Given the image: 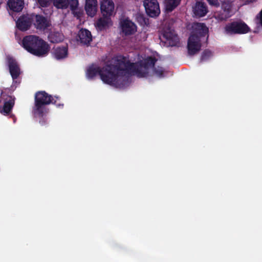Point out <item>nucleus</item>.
<instances>
[{"instance_id": "6", "label": "nucleus", "mask_w": 262, "mask_h": 262, "mask_svg": "<svg viewBox=\"0 0 262 262\" xmlns=\"http://www.w3.org/2000/svg\"><path fill=\"white\" fill-rule=\"evenodd\" d=\"M159 37L161 40L165 39L166 42L171 47L177 46L179 43L178 35L169 27L164 28Z\"/></svg>"}, {"instance_id": "10", "label": "nucleus", "mask_w": 262, "mask_h": 262, "mask_svg": "<svg viewBox=\"0 0 262 262\" xmlns=\"http://www.w3.org/2000/svg\"><path fill=\"white\" fill-rule=\"evenodd\" d=\"M33 20V15H23L16 21V27L21 31H27L31 27Z\"/></svg>"}, {"instance_id": "17", "label": "nucleus", "mask_w": 262, "mask_h": 262, "mask_svg": "<svg viewBox=\"0 0 262 262\" xmlns=\"http://www.w3.org/2000/svg\"><path fill=\"white\" fill-rule=\"evenodd\" d=\"M98 10L97 0H85V10L88 15L93 17L95 15Z\"/></svg>"}, {"instance_id": "24", "label": "nucleus", "mask_w": 262, "mask_h": 262, "mask_svg": "<svg viewBox=\"0 0 262 262\" xmlns=\"http://www.w3.org/2000/svg\"><path fill=\"white\" fill-rule=\"evenodd\" d=\"M181 0H165V9L167 12H172L180 4Z\"/></svg>"}, {"instance_id": "22", "label": "nucleus", "mask_w": 262, "mask_h": 262, "mask_svg": "<svg viewBox=\"0 0 262 262\" xmlns=\"http://www.w3.org/2000/svg\"><path fill=\"white\" fill-rule=\"evenodd\" d=\"M207 9L204 3L198 2L194 9V14L198 17L204 16L207 13Z\"/></svg>"}, {"instance_id": "25", "label": "nucleus", "mask_w": 262, "mask_h": 262, "mask_svg": "<svg viewBox=\"0 0 262 262\" xmlns=\"http://www.w3.org/2000/svg\"><path fill=\"white\" fill-rule=\"evenodd\" d=\"M136 20L138 24L142 26H148L149 25V19L146 18L144 14L141 13H137L135 16Z\"/></svg>"}, {"instance_id": "34", "label": "nucleus", "mask_w": 262, "mask_h": 262, "mask_svg": "<svg viewBox=\"0 0 262 262\" xmlns=\"http://www.w3.org/2000/svg\"><path fill=\"white\" fill-rule=\"evenodd\" d=\"M256 18L258 20V23L262 26V10L260 11L258 15H257Z\"/></svg>"}, {"instance_id": "31", "label": "nucleus", "mask_w": 262, "mask_h": 262, "mask_svg": "<svg viewBox=\"0 0 262 262\" xmlns=\"http://www.w3.org/2000/svg\"><path fill=\"white\" fill-rule=\"evenodd\" d=\"M154 72L160 77H163L164 70L162 67H154Z\"/></svg>"}, {"instance_id": "11", "label": "nucleus", "mask_w": 262, "mask_h": 262, "mask_svg": "<svg viewBox=\"0 0 262 262\" xmlns=\"http://www.w3.org/2000/svg\"><path fill=\"white\" fill-rule=\"evenodd\" d=\"M33 25L37 30L44 31L51 26L50 20L42 15H33Z\"/></svg>"}, {"instance_id": "12", "label": "nucleus", "mask_w": 262, "mask_h": 262, "mask_svg": "<svg viewBox=\"0 0 262 262\" xmlns=\"http://www.w3.org/2000/svg\"><path fill=\"white\" fill-rule=\"evenodd\" d=\"M208 28L204 23H196L193 26L192 31L190 35H194L198 39H201L202 37L205 36L208 33Z\"/></svg>"}, {"instance_id": "1", "label": "nucleus", "mask_w": 262, "mask_h": 262, "mask_svg": "<svg viewBox=\"0 0 262 262\" xmlns=\"http://www.w3.org/2000/svg\"><path fill=\"white\" fill-rule=\"evenodd\" d=\"M137 73L139 76H144L136 65L131 62L128 58L123 55H117L112 58L111 62L103 68L96 66L90 67L86 71L89 79H93L97 75L105 83L122 88L127 84L126 75Z\"/></svg>"}, {"instance_id": "9", "label": "nucleus", "mask_w": 262, "mask_h": 262, "mask_svg": "<svg viewBox=\"0 0 262 262\" xmlns=\"http://www.w3.org/2000/svg\"><path fill=\"white\" fill-rule=\"evenodd\" d=\"M201 47V39H198L194 35H190L187 46L188 55L190 56L194 55L200 51Z\"/></svg>"}, {"instance_id": "28", "label": "nucleus", "mask_w": 262, "mask_h": 262, "mask_svg": "<svg viewBox=\"0 0 262 262\" xmlns=\"http://www.w3.org/2000/svg\"><path fill=\"white\" fill-rule=\"evenodd\" d=\"M53 0H36L38 5L42 8L50 7L52 4Z\"/></svg>"}, {"instance_id": "14", "label": "nucleus", "mask_w": 262, "mask_h": 262, "mask_svg": "<svg viewBox=\"0 0 262 262\" xmlns=\"http://www.w3.org/2000/svg\"><path fill=\"white\" fill-rule=\"evenodd\" d=\"M77 39L81 44L89 46L92 40L91 32L86 29H81L78 31Z\"/></svg>"}, {"instance_id": "7", "label": "nucleus", "mask_w": 262, "mask_h": 262, "mask_svg": "<svg viewBox=\"0 0 262 262\" xmlns=\"http://www.w3.org/2000/svg\"><path fill=\"white\" fill-rule=\"evenodd\" d=\"M145 12L150 17H156L160 14L159 4L157 0H144Z\"/></svg>"}, {"instance_id": "13", "label": "nucleus", "mask_w": 262, "mask_h": 262, "mask_svg": "<svg viewBox=\"0 0 262 262\" xmlns=\"http://www.w3.org/2000/svg\"><path fill=\"white\" fill-rule=\"evenodd\" d=\"M121 30L126 36L134 34L137 31L136 25L128 19H125L121 21Z\"/></svg>"}, {"instance_id": "20", "label": "nucleus", "mask_w": 262, "mask_h": 262, "mask_svg": "<svg viewBox=\"0 0 262 262\" xmlns=\"http://www.w3.org/2000/svg\"><path fill=\"white\" fill-rule=\"evenodd\" d=\"M54 56L57 59H64L68 56V48L66 46H59L54 50Z\"/></svg>"}, {"instance_id": "2", "label": "nucleus", "mask_w": 262, "mask_h": 262, "mask_svg": "<svg viewBox=\"0 0 262 262\" xmlns=\"http://www.w3.org/2000/svg\"><path fill=\"white\" fill-rule=\"evenodd\" d=\"M22 45L28 52L39 57L46 56L50 49L49 45L46 41L35 35L24 37Z\"/></svg>"}, {"instance_id": "29", "label": "nucleus", "mask_w": 262, "mask_h": 262, "mask_svg": "<svg viewBox=\"0 0 262 262\" xmlns=\"http://www.w3.org/2000/svg\"><path fill=\"white\" fill-rule=\"evenodd\" d=\"M212 55V52L210 50H209L208 49H206L203 52V53L202 54L201 60V61L206 60L208 59Z\"/></svg>"}, {"instance_id": "23", "label": "nucleus", "mask_w": 262, "mask_h": 262, "mask_svg": "<svg viewBox=\"0 0 262 262\" xmlns=\"http://www.w3.org/2000/svg\"><path fill=\"white\" fill-rule=\"evenodd\" d=\"M111 16H103V17L99 18L96 22L97 27L100 30H104L108 27L112 23Z\"/></svg>"}, {"instance_id": "3", "label": "nucleus", "mask_w": 262, "mask_h": 262, "mask_svg": "<svg viewBox=\"0 0 262 262\" xmlns=\"http://www.w3.org/2000/svg\"><path fill=\"white\" fill-rule=\"evenodd\" d=\"M54 100V97L43 91L36 92L34 96V104L32 108L33 115L36 117L42 118L39 123L43 125L47 122L43 118L49 112L47 105Z\"/></svg>"}, {"instance_id": "30", "label": "nucleus", "mask_w": 262, "mask_h": 262, "mask_svg": "<svg viewBox=\"0 0 262 262\" xmlns=\"http://www.w3.org/2000/svg\"><path fill=\"white\" fill-rule=\"evenodd\" d=\"M222 8L224 12L229 15L231 10V6L229 3L224 2L222 5Z\"/></svg>"}, {"instance_id": "32", "label": "nucleus", "mask_w": 262, "mask_h": 262, "mask_svg": "<svg viewBox=\"0 0 262 262\" xmlns=\"http://www.w3.org/2000/svg\"><path fill=\"white\" fill-rule=\"evenodd\" d=\"M59 99L58 97H55L54 98V100L51 103L55 104L57 107H62L63 106V104L57 102V100Z\"/></svg>"}, {"instance_id": "19", "label": "nucleus", "mask_w": 262, "mask_h": 262, "mask_svg": "<svg viewBox=\"0 0 262 262\" xmlns=\"http://www.w3.org/2000/svg\"><path fill=\"white\" fill-rule=\"evenodd\" d=\"M7 6L10 10L19 12L24 7V0H8Z\"/></svg>"}, {"instance_id": "21", "label": "nucleus", "mask_w": 262, "mask_h": 262, "mask_svg": "<svg viewBox=\"0 0 262 262\" xmlns=\"http://www.w3.org/2000/svg\"><path fill=\"white\" fill-rule=\"evenodd\" d=\"M48 40L53 43H57L62 42L64 39V35L62 33L58 31L51 32L48 36Z\"/></svg>"}, {"instance_id": "4", "label": "nucleus", "mask_w": 262, "mask_h": 262, "mask_svg": "<svg viewBox=\"0 0 262 262\" xmlns=\"http://www.w3.org/2000/svg\"><path fill=\"white\" fill-rule=\"evenodd\" d=\"M15 98L14 96L9 95L4 91H2L0 96V113L5 116H9L10 118L15 122L16 118L12 114V110L15 104Z\"/></svg>"}, {"instance_id": "5", "label": "nucleus", "mask_w": 262, "mask_h": 262, "mask_svg": "<svg viewBox=\"0 0 262 262\" xmlns=\"http://www.w3.org/2000/svg\"><path fill=\"white\" fill-rule=\"evenodd\" d=\"M225 33L228 35L243 34L250 32V29L243 21H234L227 24L224 28Z\"/></svg>"}, {"instance_id": "15", "label": "nucleus", "mask_w": 262, "mask_h": 262, "mask_svg": "<svg viewBox=\"0 0 262 262\" xmlns=\"http://www.w3.org/2000/svg\"><path fill=\"white\" fill-rule=\"evenodd\" d=\"M103 16H111L114 10V4L112 0H103L100 6Z\"/></svg>"}, {"instance_id": "8", "label": "nucleus", "mask_w": 262, "mask_h": 262, "mask_svg": "<svg viewBox=\"0 0 262 262\" xmlns=\"http://www.w3.org/2000/svg\"><path fill=\"white\" fill-rule=\"evenodd\" d=\"M157 59L155 57H153L151 56L148 57L146 59H145L141 63L140 66L141 68H139L138 66L134 63L137 68L140 70L141 73H145V76H139L137 73H134L130 74L129 75H126L127 81L128 80V77L129 75H136L139 77H146L148 75V72L146 71L149 68L154 67L156 62Z\"/></svg>"}, {"instance_id": "33", "label": "nucleus", "mask_w": 262, "mask_h": 262, "mask_svg": "<svg viewBox=\"0 0 262 262\" xmlns=\"http://www.w3.org/2000/svg\"><path fill=\"white\" fill-rule=\"evenodd\" d=\"M210 5L213 6L215 7H218L220 6V3L219 0H207Z\"/></svg>"}, {"instance_id": "18", "label": "nucleus", "mask_w": 262, "mask_h": 262, "mask_svg": "<svg viewBox=\"0 0 262 262\" xmlns=\"http://www.w3.org/2000/svg\"><path fill=\"white\" fill-rule=\"evenodd\" d=\"M9 69L13 79H16L19 77L20 74V68L15 60H9Z\"/></svg>"}, {"instance_id": "16", "label": "nucleus", "mask_w": 262, "mask_h": 262, "mask_svg": "<svg viewBox=\"0 0 262 262\" xmlns=\"http://www.w3.org/2000/svg\"><path fill=\"white\" fill-rule=\"evenodd\" d=\"M68 8L70 7L74 16L77 18H80L83 15V10L78 7V0H68Z\"/></svg>"}, {"instance_id": "26", "label": "nucleus", "mask_w": 262, "mask_h": 262, "mask_svg": "<svg viewBox=\"0 0 262 262\" xmlns=\"http://www.w3.org/2000/svg\"><path fill=\"white\" fill-rule=\"evenodd\" d=\"M52 4L57 9H66L68 8V0H53Z\"/></svg>"}, {"instance_id": "27", "label": "nucleus", "mask_w": 262, "mask_h": 262, "mask_svg": "<svg viewBox=\"0 0 262 262\" xmlns=\"http://www.w3.org/2000/svg\"><path fill=\"white\" fill-rule=\"evenodd\" d=\"M229 17L230 15L224 12H220L215 14V18L219 21L226 20Z\"/></svg>"}]
</instances>
